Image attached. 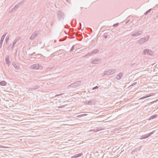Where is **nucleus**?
<instances>
[{"label":"nucleus","instance_id":"nucleus-51","mask_svg":"<svg viewBox=\"0 0 158 158\" xmlns=\"http://www.w3.org/2000/svg\"><path fill=\"white\" fill-rule=\"evenodd\" d=\"M59 41H61V40H59Z\"/></svg>","mask_w":158,"mask_h":158},{"label":"nucleus","instance_id":"nucleus-21","mask_svg":"<svg viewBox=\"0 0 158 158\" xmlns=\"http://www.w3.org/2000/svg\"><path fill=\"white\" fill-rule=\"evenodd\" d=\"M99 52V50L98 49H95L92 52H90V54H95L98 52Z\"/></svg>","mask_w":158,"mask_h":158},{"label":"nucleus","instance_id":"nucleus-2","mask_svg":"<svg viewBox=\"0 0 158 158\" xmlns=\"http://www.w3.org/2000/svg\"><path fill=\"white\" fill-rule=\"evenodd\" d=\"M56 15L57 19L59 21H61L64 19L65 15L61 11H58L56 13Z\"/></svg>","mask_w":158,"mask_h":158},{"label":"nucleus","instance_id":"nucleus-13","mask_svg":"<svg viewBox=\"0 0 158 158\" xmlns=\"http://www.w3.org/2000/svg\"><path fill=\"white\" fill-rule=\"evenodd\" d=\"M123 75V73H120L118 74L116 77V79L117 80H120L122 78Z\"/></svg>","mask_w":158,"mask_h":158},{"label":"nucleus","instance_id":"nucleus-8","mask_svg":"<svg viewBox=\"0 0 158 158\" xmlns=\"http://www.w3.org/2000/svg\"><path fill=\"white\" fill-rule=\"evenodd\" d=\"M84 104L86 105H94L95 104L94 100V99H92L91 101H86L84 102Z\"/></svg>","mask_w":158,"mask_h":158},{"label":"nucleus","instance_id":"nucleus-24","mask_svg":"<svg viewBox=\"0 0 158 158\" xmlns=\"http://www.w3.org/2000/svg\"><path fill=\"white\" fill-rule=\"evenodd\" d=\"M152 9H150L147 11L146 12H145V13H144V14L145 15H147L149 13L150 11H151V10Z\"/></svg>","mask_w":158,"mask_h":158},{"label":"nucleus","instance_id":"nucleus-15","mask_svg":"<svg viewBox=\"0 0 158 158\" xmlns=\"http://www.w3.org/2000/svg\"><path fill=\"white\" fill-rule=\"evenodd\" d=\"M20 39V37H19L18 38L15 39L13 43V45H15L18 42H19Z\"/></svg>","mask_w":158,"mask_h":158},{"label":"nucleus","instance_id":"nucleus-50","mask_svg":"<svg viewBox=\"0 0 158 158\" xmlns=\"http://www.w3.org/2000/svg\"><path fill=\"white\" fill-rule=\"evenodd\" d=\"M79 24H80V26H81V23H79Z\"/></svg>","mask_w":158,"mask_h":158},{"label":"nucleus","instance_id":"nucleus-53","mask_svg":"<svg viewBox=\"0 0 158 158\" xmlns=\"http://www.w3.org/2000/svg\"><path fill=\"white\" fill-rule=\"evenodd\" d=\"M0 158H1L0 157Z\"/></svg>","mask_w":158,"mask_h":158},{"label":"nucleus","instance_id":"nucleus-32","mask_svg":"<svg viewBox=\"0 0 158 158\" xmlns=\"http://www.w3.org/2000/svg\"><path fill=\"white\" fill-rule=\"evenodd\" d=\"M98 88V86H96L92 88V90H94L96 89H97Z\"/></svg>","mask_w":158,"mask_h":158},{"label":"nucleus","instance_id":"nucleus-29","mask_svg":"<svg viewBox=\"0 0 158 158\" xmlns=\"http://www.w3.org/2000/svg\"><path fill=\"white\" fill-rule=\"evenodd\" d=\"M9 40V37L7 36L5 39V41H6V44L7 43Z\"/></svg>","mask_w":158,"mask_h":158},{"label":"nucleus","instance_id":"nucleus-39","mask_svg":"<svg viewBox=\"0 0 158 158\" xmlns=\"http://www.w3.org/2000/svg\"><path fill=\"white\" fill-rule=\"evenodd\" d=\"M10 45H11V44H10V45H9L8 48H7V49L8 50H9L10 48Z\"/></svg>","mask_w":158,"mask_h":158},{"label":"nucleus","instance_id":"nucleus-4","mask_svg":"<svg viewBox=\"0 0 158 158\" xmlns=\"http://www.w3.org/2000/svg\"><path fill=\"white\" fill-rule=\"evenodd\" d=\"M143 54L145 55L147 54L150 56L154 54V52L148 49H145L143 50Z\"/></svg>","mask_w":158,"mask_h":158},{"label":"nucleus","instance_id":"nucleus-12","mask_svg":"<svg viewBox=\"0 0 158 158\" xmlns=\"http://www.w3.org/2000/svg\"><path fill=\"white\" fill-rule=\"evenodd\" d=\"M102 130V129L101 128H100L99 127H96V128L93 129L89 130V131H94V132H95L100 131Z\"/></svg>","mask_w":158,"mask_h":158},{"label":"nucleus","instance_id":"nucleus-17","mask_svg":"<svg viewBox=\"0 0 158 158\" xmlns=\"http://www.w3.org/2000/svg\"><path fill=\"white\" fill-rule=\"evenodd\" d=\"M157 115L156 114L152 115L150 117L148 118V120H150L151 119H153L154 118H156V117H157Z\"/></svg>","mask_w":158,"mask_h":158},{"label":"nucleus","instance_id":"nucleus-26","mask_svg":"<svg viewBox=\"0 0 158 158\" xmlns=\"http://www.w3.org/2000/svg\"><path fill=\"white\" fill-rule=\"evenodd\" d=\"M149 97V96H148L147 95H146V96H144L142 97H141L139 98V100L142 99H144L145 98H147L148 97Z\"/></svg>","mask_w":158,"mask_h":158},{"label":"nucleus","instance_id":"nucleus-37","mask_svg":"<svg viewBox=\"0 0 158 158\" xmlns=\"http://www.w3.org/2000/svg\"><path fill=\"white\" fill-rule=\"evenodd\" d=\"M2 43L3 42H0V48H1L2 46Z\"/></svg>","mask_w":158,"mask_h":158},{"label":"nucleus","instance_id":"nucleus-31","mask_svg":"<svg viewBox=\"0 0 158 158\" xmlns=\"http://www.w3.org/2000/svg\"><path fill=\"white\" fill-rule=\"evenodd\" d=\"M65 105H62V106H59L58 107V108H64V107H65Z\"/></svg>","mask_w":158,"mask_h":158},{"label":"nucleus","instance_id":"nucleus-34","mask_svg":"<svg viewBox=\"0 0 158 158\" xmlns=\"http://www.w3.org/2000/svg\"><path fill=\"white\" fill-rule=\"evenodd\" d=\"M138 33L139 34V35H141V34L143 33V31H138Z\"/></svg>","mask_w":158,"mask_h":158},{"label":"nucleus","instance_id":"nucleus-33","mask_svg":"<svg viewBox=\"0 0 158 158\" xmlns=\"http://www.w3.org/2000/svg\"><path fill=\"white\" fill-rule=\"evenodd\" d=\"M108 37V35H103V38L104 39H106Z\"/></svg>","mask_w":158,"mask_h":158},{"label":"nucleus","instance_id":"nucleus-46","mask_svg":"<svg viewBox=\"0 0 158 158\" xmlns=\"http://www.w3.org/2000/svg\"><path fill=\"white\" fill-rule=\"evenodd\" d=\"M64 32L66 34H67V33H66L65 31H64Z\"/></svg>","mask_w":158,"mask_h":158},{"label":"nucleus","instance_id":"nucleus-30","mask_svg":"<svg viewBox=\"0 0 158 158\" xmlns=\"http://www.w3.org/2000/svg\"><path fill=\"white\" fill-rule=\"evenodd\" d=\"M23 1H22L21 2H19L17 5H18V6H19L23 4Z\"/></svg>","mask_w":158,"mask_h":158},{"label":"nucleus","instance_id":"nucleus-10","mask_svg":"<svg viewBox=\"0 0 158 158\" xmlns=\"http://www.w3.org/2000/svg\"><path fill=\"white\" fill-rule=\"evenodd\" d=\"M9 55H7L5 58V62L6 64L9 66L10 64V61L9 60Z\"/></svg>","mask_w":158,"mask_h":158},{"label":"nucleus","instance_id":"nucleus-6","mask_svg":"<svg viewBox=\"0 0 158 158\" xmlns=\"http://www.w3.org/2000/svg\"><path fill=\"white\" fill-rule=\"evenodd\" d=\"M155 132V131H152L151 132H150L148 134H145L141 136L140 138L139 139H146V138H147L150 136L151 135L153 134Z\"/></svg>","mask_w":158,"mask_h":158},{"label":"nucleus","instance_id":"nucleus-52","mask_svg":"<svg viewBox=\"0 0 158 158\" xmlns=\"http://www.w3.org/2000/svg\"><path fill=\"white\" fill-rule=\"evenodd\" d=\"M59 41H61V40H59Z\"/></svg>","mask_w":158,"mask_h":158},{"label":"nucleus","instance_id":"nucleus-49","mask_svg":"<svg viewBox=\"0 0 158 158\" xmlns=\"http://www.w3.org/2000/svg\"><path fill=\"white\" fill-rule=\"evenodd\" d=\"M156 17L158 18V14L156 15Z\"/></svg>","mask_w":158,"mask_h":158},{"label":"nucleus","instance_id":"nucleus-45","mask_svg":"<svg viewBox=\"0 0 158 158\" xmlns=\"http://www.w3.org/2000/svg\"><path fill=\"white\" fill-rule=\"evenodd\" d=\"M31 88H32V90H35V89L33 87H32Z\"/></svg>","mask_w":158,"mask_h":158},{"label":"nucleus","instance_id":"nucleus-40","mask_svg":"<svg viewBox=\"0 0 158 158\" xmlns=\"http://www.w3.org/2000/svg\"><path fill=\"white\" fill-rule=\"evenodd\" d=\"M28 91L32 90V88H28Z\"/></svg>","mask_w":158,"mask_h":158},{"label":"nucleus","instance_id":"nucleus-22","mask_svg":"<svg viewBox=\"0 0 158 158\" xmlns=\"http://www.w3.org/2000/svg\"><path fill=\"white\" fill-rule=\"evenodd\" d=\"M13 66L17 70H18L19 68V66L18 64H13Z\"/></svg>","mask_w":158,"mask_h":158},{"label":"nucleus","instance_id":"nucleus-1","mask_svg":"<svg viewBox=\"0 0 158 158\" xmlns=\"http://www.w3.org/2000/svg\"><path fill=\"white\" fill-rule=\"evenodd\" d=\"M81 83V81H77L69 85L67 87V89H70L71 88H75L79 86L80 85Z\"/></svg>","mask_w":158,"mask_h":158},{"label":"nucleus","instance_id":"nucleus-5","mask_svg":"<svg viewBox=\"0 0 158 158\" xmlns=\"http://www.w3.org/2000/svg\"><path fill=\"white\" fill-rule=\"evenodd\" d=\"M116 71V70L115 69L108 70L105 71L104 75H110L115 73Z\"/></svg>","mask_w":158,"mask_h":158},{"label":"nucleus","instance_id":"nucleus-48","mask_svg":"<svg viewBox=\"0 0 158 158\" xmlns=\"http://www.w3.org/2000/svg\"><path fill=\"white\" fill-rule=\"evenodd\" d=\"M35 54V52H33V53H32V54L33 55V54Z\"/></svg>","mask_w":158,"mask_h":158},{"label":"nucleus","instance_id":"nucleus-27","mask_svg":"<svg viewBox=\"0 0 158 158\" xmlns=\"http://www.w3.org/2000/svg\"><path fill=\"white\" fill-rule=\"evenodd\" d=\"M74 49V45H73L71 47V49L70 50V52L73 51Z\"/></svg>","mask_w":158,"mask_h":158},{"label":"nucleus","instance_id":"nucleus-19","mask_svg":"<svg viewBox=\"0 0 158 158\" xmlns=\"http://www.w3.org/2000/svg\"><path fill=\"white\" fill-rule=\"evenodd\" d=\"M7 83V82L5 81H2L0 82V85L2 86H5Z\"/></svg>","mask_w":158,"mask_h":158},{"label":"nucleus","instance_id":"nucleus-36","mask_svg":"<svg viewBox=\"0 0 158 158\" xmlns=\"http://www.w3.org/2000/svg\"><path fill=\"white\" fill-rule=\"evenodd\" d=\"M85 115H86V114H82L81 115H79L78 116V117H80L84 116H85Z\"/></svg>","mask_w":158,"mask_h":158},{"label":"nucleus","instance_id":"nucleus-3","mask_svg":"<svg viewBox=\"0 0 158 158\" xmlns=\"http://www.w3.org/2000/svg\"><path fill=\"white\" fill-rule=\"evenodd\" d=\"M149 38V36L147 35L144 38H141L140 40H139V41L138 42V43L139 44H142L145 42H146L147 41H148Z\"/></svg>","mask_w":158,"mask_h":158},{"label":"nucleus","instance_id":"nucleus-11","mask_svg":"<svg viewBox=\"0 0 158 158\" xmlns=\"http://www.w3.org/2000/svg\"><path fill=\"white\" fill-rule=\"evenodd\" d=\"M19 6H18V5H16L15 6H14V7L12 8V9L9 11L10 13H12L13 11H15L16 10H17Z\"/></svg>","mask_w":158,"mask_h":158},{"label":"nucleus","instance_id":"nucleus-23","mask_svg":"<svg viewBox=\"0 0 158 158\" xmlns=\"http://www.w3.org/2000/svg\"><path fill=\"white\" fill-rule=\"evenodd\" d=\"M37 69L41 70L42 69L43 67L41 65L38 64H37Z\"/></svg>","mask_w":158,"mask_h":158},{"label":"nucleus","instance_id":"nucleus-7","mask_svg":"<svg viewBox=\"0 0 158 158\" xmlns=\"http://www.w3.org/2000/svg\"><path fill=\"white\" fill-rule=\"evenodd\" d=\"M39 34V32L36 31L34 32L31 35L30 38V40H33Z\"/></svg>","mask_w":158,"mask_h":158},{"label":"nucleus","instance_id":"nucleus-14","mask_svg":"<svg viewBox=\"0 0 158 158\" xmlns=\"http://www.w3.org/2000/svg\"><path fill=\"white\" fill-rule=\"evenodd\" d=\"M82 155H83V153H78V154H76L74 155L73 156H72V158H78V157H80V156H81Z\"/></svg>","mask_w":158,"mask_h":158},{"label":"nucleus","instance_id":"nucleus-41","mask_svg":"<svg viewBox=\"0 0 158 158\" xmlns=\"http://www.w3.org/2000/svg\"><path fill=\"white\" fill-rule=\"evenodd\" d=\"M130 20H127L125 23L126 24H127V23H128L129 21H130Z\"/></svg>","mask_w":158,"mask_h":158},{"label":"nucleus","instance_id":"nucleus-20","mask_svg":"<svg viewBox=\"0 0 158 158\" xmlns=\"http://www.w3.org/2000/svg\"><path fill=\"white\" fill-rule=\"evenodd\" d=\"M139 35V34L138 33V32H135L131 35V36H137Z\"/></svg>","mask_w":158,"mask_h":158},{"label":"nucleus","instance_id":"nucleus-16","mask_svg":"<svg viewBox=\"0 0 158 158\" xmlns=\"http://www.w3.org/2000/svg\"><path fill=\"white\" fill-rule=\"evenodd\" d=\"M37 64H33L31 67V69H37Z\"/></svg>","mask_w":158,"mask_h":158},{"label":"nucleus","instance_id":"nucleus-9","mask_svg":"<svg viewBox=\"0 0 158 158\" xmlns=\"http://www.w3.org/2000/svg\"><path fill=\"white\" fill-rule=\"evenodd\" d=\"M101 59L95 58L92 60L91 62V63L92 64H97L101 62Z\"/></svg>","mask_w":158,"mask_h":158},{"label":"nucleus","instance_id":"nucleus-18","mask_svg":"<svg viewBox=\"0 0 158 158\" xmlns=\"http://www.w3.org/2000/svg\"><path fill=\"white\" fill-rule=\"evenodd\" d=\"M7 33H6V34H4L2 37L1 39V40H0V42H3V40H4V39Z\"/></svg>","mask_w":158,"mask_h":158},{"label":"nucleus","instance_id":"nucleus-43","mask_svg":"<svg viewBox=\"0 0 158 158\" xmlns=\"http://www.w3.org/2000/svg\"><path fill=\"white\" fill-rule=\"evenodd\" d=\"M61 95H62V94H56V95H55V96L56 97V96H59Z\"/></svg>","mask_w":158,"mask_h":158},{"label":"nucleus","instance_id":"nucleus-44","mask_svg":"<svg viewBox=\"0 0 158 158\" xmlns=\"http://www.w3.org/2000/svg\"><path fill=\"white\" fill-rule=\"evenodd\" d=\"M90 53H89L88 54H86V55L85 56H86L88 55H91V54H90Z\"/></svg>","mask_w":158,"mask_h":158},{"label":"nucleus","instance_id":"nucleus-28","mask_svg":"<svg viewBox=\"0 0 158 158\" xmlns=\"http://www.w3.org/2000/svg\"><path fill=\"white\" fill-rule=\"evenodd\" d=\"M118 25H119L118 23H117L114 24L113 25V27H117Z\"/></svg>","mask_w":158,"mask_h":158},{"label":"nucleus","instance_id":"nucleus-42","mask_svg":"<svg viewBox=\"0 0 158 158\" xmlns=\"http://www.w3.org/2000/svg\"><path fill=\"white\" fill-rule=\"evenodd\" d=\"M66 1L68 3H69L70 2V0H66Z\"/></svg>","mask_w":158,"mask_h":158},{"label":"nucleus","instance_id":"nucleus-25","mask_svg":"<svg viewBox=\"0 0 158 158\" xmlns=\"http://www.w3.org/2000/svg\"><path fill=\"white\" fill-rule=\"evenodd\" d=\"M35 90L39 89L40 88V86L38 85H36L34 86H32Z\"/></svg>","mask_w":158,"mask_h":158},{"label":"nucleus","instance_id":"nucleus-38","mask_svg":"<svg viewBox=\"0 0 158 158\" xmlns=\"http://www.w3.org/2000/svg\"><path fill=\"white\" fill-rule=\"evenodd\" d=\"M15 45H13V44H12V46L11 47V49H12V50H13V49H14V46Z\"/></svg>","mask_w":158,"mask_h":158},{"label":"nucleus","instance_id":"nucleus-47","mask_svg":"<svg viewBox=\"0 0 158 158\" xmlns=\"http://www.w3.org/2000/svg\"><path fill=\"white\" fill-rule=\"evenodd\" d=\"M52 25H53V24L52 23L51 24V26H52Z\"/></svg>","mask_w":158,"mask_h":158},{"label":"nucleus","instance_id":"nucleus-35","mask_svg":"<svg viewBox=\"0 0 158 158\" xmlns=\"http://www.w3.org/2000/svg\"><path fill=\"white\" fill-rule=\"evenodd\" d=\"M137 84V82H134L131 84L130 86H133Z\"/></svg>","mask_w":158,"mask_h":158}]
</instances>
